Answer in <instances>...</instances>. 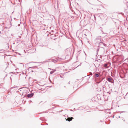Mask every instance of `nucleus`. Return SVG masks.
Instances as JSON below:
<instances>
[{"instance_id": "obj_1", "label": "nucleus", "mask_w": 128, "mask_h": 128, "mask_svg": "<svg viewBox=\"0 0 128 128\" xmlns=\"http://www.w3.org/2000/svg\"><path fill=\"white\" fill-rule=\"evenodd\" d=\"M74 118L72 117H71V118H68L67 119H66V120H68V121H71L72 119H73Z\"/></svg>"}, {"instance_id": "obj_3", "label": "nucleus", "mask_w": 128, "mask_h": 128, "mask_svg": "<svg viewBox=\"0 0 128 128\" xmlns=\"http://www.w3.org/2000/svg\"><path fill=\"white\" fill-rule=\"evenodd\" d=\"M108 80L110 82H112V78H108Z\"/></svg>"}, {"instance_id": "obj_7", "label": "nucleus", "mask_w": 128, "mask_h": 128, "mask_svg": "<svg viewBox=\"0 0 128 128\" xmlns=\"http://www.w3.org/2000/svg\"><path fill=\"white\" fill-rule=\"evenodd\" d=\"M50 73H52L51 72H50Z\"/></svg>"}, {"instance_id": "obj_5", "label": "nucleus", "mask_w": 128, "mask_h": 128, "mask_svg": "<svg viewBox=\"0 0 128 128\" xmlns=\"http://www.w3.org/2000/svg\"><path fill=\"white\" fill-rule=\"evenodd\" d=\"M95 75L96 77H98L99 76V75L97 74H95Z\"/></svg>"}, {"instance_id": "obj_2", "label": "nucleus", "mask_w": 128, "mask_h": 128, "mask_svg": "<svg viewBox=\"0 0 128 128\" xmlns=\"http://www.w3.org/2000/svg\"><path fill=\"white\" fill-rule=\"evenodd\" d=\"M33 96V94H28L27 95L28 97V98H30L32 97Z\"/></svg>"}, {"instance_id": "obj_4", "label": "nucleus", "mask_w": 128, "mask_h": 128, "mask_svg": "<svg viewBox=\"0 0 128 128\" xmlns=\"http://www.w3.org/2000/svg\"><path fill=\"white\" fill-rule=\"evenodd\" d=\"M107 64H104V67H105L106 68H107V67H106V66H107Z\"/></svg>"}, {"instance_id": "obj_6", "label": "nucleus", "mask_w": 128, "mask_h": 128, "mask_svg": "<svg viewBox=\"0 0 128 128\" xmlns=\"http://www.w3.org/2000/svg\"><path fill=\"white\" fill-rule=\"evenodd\" d=\"M123 120V121L124 122H125V120Z\"/></svg>"}]
</instances>
